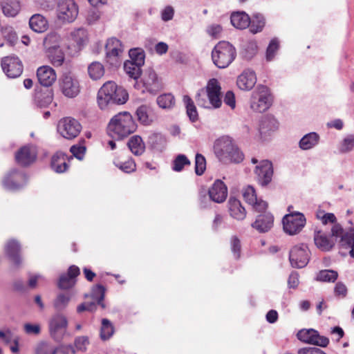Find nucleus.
Listing matches in <instances>:
<instances>
[{"label":"nucleus","instance_id":"35","mask_svg":"<svg viewBox=\"0 0 354 354\" xmlns=\"http://www.w3.org/2000/svg\"><path fill=\"white\" fill-rule=\"evenodd\" d=\"M314 241L315 245L322 250H329L334 245L326 235L321 231L315 232Z\"/></svg>","mask_w":354,"mask_h":354},{"label":"nucleus","instance_id":"19","mask_svg":"<svg viewBox=\"0 0 354 354\" xmlns=\"http://www.w3.org/2000/svg\"><path fill=\"white\" fill-rule=\"evenodd\" d=\"M208 194L212 201L221 203L227 196V188L223 181L216 180L209 189Z\"/></svg>","mask_w":354,"mask_h":354},{"label":"nucleus","instance_id":"58","mask_svg":"<svg viewBox=\"0 0 354 354\" xmlns=\"http://www.w3.org/2000/svg\"><path fill=\"white\" fill-rule=\"evenodd\" d=\"M115 165L122 171L130 173L136 170V163L132 158H129L124 162H116Z\"/></svg>","mask_w":354,"mask_h":354},{"label":"nucleus","instance_id":"29","mask_svg":"<svg viewBox=\"0 0 354 354\" xmlns=\"http://www.w3.org/2000/svg\"><path fill=\"white\" fill-rule=\"evenodd\" d=\"M29 25L33 31L39 33L45 32L48 28L47 19L40 14L33 15L29 20Z\"/></svg>","mask_w":354,"mask_h":354},{"label":"nucleus","instance_id":"7","mask_svg":"<svg viewBox=\"0 0 354 354\" xmlns=\"http://www.w3.org/2000/svg\"><path fill=\"white\" fill-rule=\"evenodd\" d=\"M59 87L62 93L68 98L77 97L81 91L78 79L71 73H65L60 77Z\"/></svg>","mask_w":354,"mask_h":354},{"label":"nucleus","instance_id":"44","mask_svg":"<svg viewBox=\"0 0 354 354\" xmlns=\"http://www.w3.org/2000/svg\"><path fill=\"white\" fill-rule=\"evenodd\" d=\"M114 333V327L109 320L103 319L100 329V337L102 340L109 339Z\"/></svg>","mask_w":354,"mask_h":354},{"label":"nucleus","instance_id":"34","mask_svg":"<svg viewBox=\"0 0 354 354\" xmlns=\"http://www.w3.org/2000/svg\"><path fill=\"white\" fill-rule=\"evenodd\" d=\"M61 37L55 32L48 34L44 40V46L46 52L60 48Z\"/></svg>","mask_w":354,"mask_h":354},{"label":"nucleus","instance_id":"42","mask_svg":"<svg viewBox=\"0 0 354 354\" xmlns=\"http://www.w3.org/2000/svg\"><path fill=\"white\" fill-rule=\"evenodd\" d=\"M354 149V134L346 136L339 146V151L342 153H346Z\"/></svg>","mask_w":354,"mask_h":354},{"label":"nucleus","instance_id":"25","mask_svg":"<svg viewBox=\"0 0 354 354\" xmlns=\"http://www.w3.org/2000/svg\"><path fill=\"white\" fill-rule=\"evenodd\" d=\"M274 218L270 213L259 215L252 226L261 233L269 231L273 226Z\"/></svg>","mask_w":354,"mask_h":354},{"label":"nucleus","instance_id":"43","mask_svg":"<svg viewBox=\"0 0 354 354\" xmlns=\"http://www.w3.org/2000/svg\"><path fill=\"white\" fill-rule=\"evenodd\" d=\"M183 102L185 104L187 113L192 122L198 120V113L193 100L188 95L183 97Z\"/></svg>","mask_w":354,"mask_h":354},{"label":"nucleus","instance_id":"10","mask_svg":"<svg viewBox=\"0 0 354 354\" xmlns=\"http://www.w3.org/2000/svg\"><path fill=\"white\" fill-rule=\"evenodd\" d=\"M78 12V6L74 0H61L57 4V16L63 22H73Z\"/></svg>","mask_w":354,"mask_h":354},{"label":"nucleus","instance_id":"38","mask_svg":"<svg viewBox=\"0 0 354 354\" xmlns=\"http://www.w3.org/2000/svg\"><path fill=\"white\" fill-rule=\"evenodd\" d=\"M89 77L94 80L100 79L104 74L103 65L98 62H92L88 67Z\"/></svg>","mask_w":354,"mask_h":354},{"label":"nucleus","instance_id":"18","mask_svg":"<svg viewBox=\"0 0 354 354\" xmlns=\"http://www.w3.org/2000/svg\"><path fill=\"white\" fill-rule=\"evenodd\" d=\"M37 158V149L33 145L22 147L15 154L17 162L23 166L32 163Z\"/></svg>","mask_w":354,"mask_h":354},{"label":"nucleus","instance_id":"17","mask_svg":"<svg viewBox=\"0 0 354 354\" xmlns=\"http://www.w3.org/2000/svg\"><path fill=\"white\" fill-rule=\"evenodd\" d=\"M106 53L108 62L111 64H116L123 52V46L116 38L109 39L106 44Z\"/></svg>","mask_w":354,"mask_h":354},{"label":"nucleus","instance_id":"4","mask_svg":"<svg viewBox=\"0 0 354 354\" xmlns=\"http://www.w3.org/2000/svg\"><path fill=\"white\" fill-rule=\"evenodd\" d=\"M214 148L216 156L224 163H239L243 160V154L239 151L234 140L228 136L217 139Z\"/></svg>","mask_w":354,"mask_h":354},{"label":"nucleus","instance_id":"30","mask_svg":"<svg viewBox=\"0 0 354 354\" xmlns=\"http://www.w3.org/2000/svg\"><path fill=\"white\" fill-rule=\"evenodd\" d=\"M71 39L73 42V48L75 52L81 50L87 41V33L85 29L78 28L71 33Z\"/></svg>","mask_w":354,"mask_h":354},{"label":"nucleus","instance_id":"40","mask_svg":"<svg viewBox=\"0 0 354 354\" xmlns=\"http://www.w3.org/2000/svg\"><path fill=\"white\" fill-rule=\"evenodd\" d=\"M19 250L20 245L18 242L15 240L9 241L6 245V254L16 263H19L18 254Z\"/></svg>","mask_w":354,"mask_h":354},{"label":"nucleus","instance_id":"6","mask_svg":"<svg viewBox=\"0 0 354 354\" xmlns=\"http://www.w3.org/2000/svg\"><path fill=\"white\" fill-rule=\"evenodd\" d=\"M272 102V99L268 88L259 85L252 94L250 108L256 112L262 113L269 109Z\"/></svg>","mask_w":354,"mask_h":354},{"label":"nucleus","instance_id":"63","mask_svg":"<svg viewBox=\"0 0 354 354\" xmlns=\"http://www.w3.org/2000/svg\"><path fill=\"white\" fill-rule=\"evenodd\" d=\"M89 344V341L87 337L81 336L75 339V346L79 351H84L86 349L87 346Z\"/></svg>","mask_w":354,"mask_h":354},{"label":"nucleus","instance_id":"55","mask_svg":"<svg viewBox=\"0 0 354 354\" xmlns=\"http://www.w3.org/2000/svg\"><path fill=\"white\" fill-rule=\"evenodd\" d=\"M131 62L143 66L145 63V54L141 49L135 48L129 50Z\"/></svg>","mask_w":354,"mask_h":354},{"label":"nucleus","instance_id":"57","mask_svg":"<svg viewBox=\"0 0 354 354\" xmlns=\"http://www.w3.org/2000/svg\"><path fill=\"white\" fill-rule=\"evenodd\" d=\"M279 48V41L277 39L270 41L266 50V60L270 62L274 58L276 52Z\"/></svg>","mask_w":354,"mask_h":354},{"label":"nucleus","instance_id":"39","mask_svg":"<svg viewBox=\"0 0 354 354\" xmlns=\"http://www.w3.org/2000/svg\"><path fill=\"white\" fill-rule=\"evenodd\" d=\"M142 66L131 61H126L124 64V70L130 77L137 80L141 75Z\"/></svg>","mask_w":354,"mask_h":354},{"label":"nucleus","instance_id":"50","mask_svg":"<svg viewBox=\"0 0 354 354\" xmlns=\"http://www.w3.org/2000/svg\"><path fill=\"white\" fill-rule=\"evenodd\" d=\"M190 164V161L185 155L179 154L173 160L172 169L175 171H181L185 165Z\"/></svg>","mask_w":354,"mask_h":354},{"label":"nucleus","instance_id":"64","mask_svg":"<svg viewBox=\"0 0 354 354\" xmlns=\"http://www.w3.org/2000/svg\"><path fill=\"white\" fill-rule=\"evenodd\" d=\"M70 151L75 158L79 160H82L86 151V148L83 146L73 145L71 147Z\"/></svg>","mask_w":354,"mask_h":354},{"label":"nucleus","instance_id":"62","mask_svg":"<svg viewBox=\"0 0 354 354\" xmlns=\"http://www.w3.org/2000/svg\"><path fill=\"white\" fill-rule=\"evenodd\" d=\"M16 337L17 335H15L9 328L0 330V339L6 344H11L12 339Z\"/></svg>","mask_w":354,"mask_h":354},{"label":"nucleus","instance_id":"41","mask_svg":"<svg viewBox=\"0 0 354 354\" xmlns=\"http://www.w3.org/2000/svg\"><path fill=\"white\" fill-rule=\"evenodd\" d=\"M338 277L337 272L333 270H324L319 271L316 277V280L323 282H335Z\"/></svg>","mask_w":354,"mask_h":354},{"label":"nucleus","instance_id":"46","mask_svg":"<svg viewBox=\"0 0 354 354\" xmlns=\"http://www.w3.org/2000/svg\"><path fill=\"white\" fill-rule=\"evenodd\" d=\"M2 35L10 45L14 46L18 41V35L14 28L11 26H6L2 29Z\"/></svg>","mask_w":354,"mask_h":354},{"label":"nucleus","instance_id":"52","mask_svg":"<svg viewBox=\"0 0 354 354\" xmlns=\"http://www.w3.org/2000/svg\"><path fill=\"white\" fill-rule=\"evenodd\" d=\"M316 218L319 219L324 225H327L328 223H336L337 221V218L334 214L326 213L322 209L317 210Z\"/></svg>","mask_w":354,"mask_h":354},{"label":"nucleus","instance_id":"22","mask_svg":"<svg viewBox=\"0 0 354 354\" xmlns=\"http://www.w3.org/2000/svg\"><path fill=\"white\" fill-rule=\"evenodd\" d=\"M142 81L145 89L151 93H156L162 88L157 74L151 69L145 73Z\"/></svg>","mask_w":354,"mask_h":354},{"label":"nucleus","instance_id":"53","mask_svg":"<svg viewBox=\"0 0 354 354\" xmlns=\"http://www.w3.org/2000/svg\"><path fill=\"white\" fill-rule=\"evenodd\" d=\"M91 297L102 308H104L105 306L102 302L104 297V288L102 286H95L92 289Z\"/></svg>","mask_w":354,"mask_h":354},{"label":"nucleus","instance_id":"48","mask_svg":"<svg viewBox=\"0 0 354 354\" xmlns=\"http://www.w3.org/2000/svg\"><path fill=\"white\" fill-rule=\"evenodd\" d=\"M71 300V295L68 293L59 294L53 302L55 309L61 310L64 309Z\"/></svg>","mask_w":354,"mask_h":354},{"label":"nucleus","instance_id":"60","mask_svg":"<svg viewBox=\"0 0 354 354\" xmlns=\"http://www.w3.org/2000/svg\"><path fill=\"white\" fill-rule=\"evenodd\" d=\"M24 329L28 335H38L41 331V326L39 324L26 323L24 325Z\"/></svg>","mask_w":354,"mask_h":354},{"label":"nucleus","instance_id":"8","mask_svg":"<svg viewBox=\"0 0 354 354\" xmlns=\"http://www.w3.org/2000/svg\"><path fill=\"white\" fill-rule=\"evenodd\" d=\"M82 130V125L75 119L66 117L57 124V131L64 138L71 140L76 138Z\"/></svg>","mask_w":354,"mask_h":354},{"label":"nucleus","instance_id":"37","mask_svg":"<svg viewBox=\"0 0 354 354\" xmlns=\"http://www.w3.org/2000/svg\"><path fill=\"white\" fill-rule=\"evenodd\" d=\"M49 62L54 66H61L65 59L64 53L61 48L46 52Z\"/></svg>","mask_w":354,"mask_h":354},{"label":"nucleus","instance_id":"56","mask_svg":"<svg viewBox=\"0 0 354 354\" xmlns=\"http://www.w3.org/2000/svg\"><path fill=\"white\" fill-rule=\"evenodd\" d=\"M206 169V160L205 157L197 153L195 158V172L197 175H202Z\"/></svg>","mask_w":354,"mask_h":354},{"label":"nucleus","instance_id":"24","mask_svg":"<svg viewBox=\"0 0 354 354\" xmlns=\"http://www.w3.org/2000/svg\"><path fill=\"white\" fill-rule=\"evenodd\" d=\"M80 274V269L75 266L68 268V273L60 276L58 286L61 289H68L74 286L75 278Z\"/></svg>","mask_w":354,"mask_h":354},{"label":"nucleus","instance_id":"12","mask_svg":"<svg viewBox=\"0 0 354 354\" xmlns=\"http://www.w3.org/2000/svg\"><path fill=\"white\" fill-rule=\"evenodd\" d=\"M68 326V320L62 313L53 315L48 322V328L50 336L55 339H62Z\"/></svg>","mask_w":354,"mask_h":354},{"label":"nucleus","instance_id":"2","mask_svg":"<svg viewBox=\"0 0 354 354\" xmlns=\"http://www.w3.org/2000/svg\"><path fill=\"white\" fill-rule=\"evenodd\" d=\"M129 95L122 87L118 86L113 82L103 84L97 93V104L101 109H105L110 104H124Z\"/></svg>","mask_w":354,"mask_h":354},{"label":"nucleus","instance_id":"36","mask_svg":"<svg viewBox=\"0 0 354 354\" xmlns=\"http://www.w3.org/2000/svg\"><path fill=\"white\" fill-rule=\"evenodd\" d=\"M128 146L131 151L136 156L142 154L145 149V143L139 136L131 137L128 142Z\"/></svg>","mask_w":354,"mask_h":354},{"label":"nucleus","instance_id":"47","mask_svg":"<svg viewBox=\"0 0 354 354\" xmlns=\"http://www.w3.org/2000/svg\"><path fill=\"white\" fill-rule=\"evenodd\" d=\"M250 31L252 33L261 32L265 26V20L262 15H255L250 21Z\"/></svg>","mask_w":354,"mask_h":354},{"label":"nucleus","instance_id":"33","mask_svg":"<svg viewBox=\"0 0 354 354\" xmlns=\"http://www.w3.org/2000/svg\"><path fill=\"white\" fill-rule=\"evenodd\" d=\"M319 140L317 133L312 132L305 135L299 141V147L303 150H308L316 146Z\"/></svg>","mask_w":354,"mask_h":354},{"label":"nucleus","instance_id":"45","mask_svg":"<svg viewBox=\"0 0 354 354\" xmlns=\"http://www.w3.org/2000/svg\"><path fill=\"white\" fill-rule=\"evenodd\" d=\"M157 104L162 109H171L175 104V99L170 93L162 94L157 97Z\"/></svg>","mask_w":354,"mask_h":354},{"label":"nucleus","instance_id":"49","mask_svg":"<svg viewBox=\"0 0 354 354\" xmlns=\"http://www.w3.org/2000/svg\"><path fill=\"white\" fill-rule=\"evenodd\" d=\"M149 107L145 105L139 106L136 110V115L138 120L143 124H149L152 120L149 115Z\"/></svg>","mask_w":354,"mask_h":354},{"label":"nucleus","instance_id":"31","mask_svg":"<svg viewBox=\"0 0 354 354\" xmlns=\"http://www.w3.org/2000/svg\"><path fill=\"white\" fill-rule=\"evenodd\" d=\"M1 6L3 13L8 17H15L21 10L19 0H3Z\"/></svg>","mask_w":354,"mask_h":354},{"label":"nucleus","instance_id":"27","mask_svg":"<svg viewBox=\"0 0 354 354\" xmlns=\"http://www.w3.org/2000/svg\"><path fill=\"white\" fill-rule=\"evenodd\" d=\"M68 158L66 155L62 152H57L53 155L51 159V167L57 173H63L68 167Z\"/></svg>","mask_w":354,"mask_h":354},{"label":"nucleus","instance_id":"14","mask_svg":"<svg viewBox=\"0 0 354 354\" xmlns=\"http://www.w3.org/2000/svg\"><path fill=\"white\" fill-rule=\"evenodd\" d=\"M1 67L8 77L16 78L23 72V65L16 56H8L2 59Z\"/></svg>","mask_w":354,"mask_h":354},{"label":"nucleus","instance_id":"13","mask_svg":"<svg viewBox=\"0 0 354 354\" xmlns=\"http://www.w3.org/2000/svg\"><path fill=\"white\" fill-rule=\"evenodd\" d=\"M297 336L300 341L304 343L322 347H326L329 343V339L327 337L320 335L317 330L311 328L300 330Z\"/></svg>","mask_w":354,"mask_h":354},{"label":"nucleus","instance_id":"9","mask_svg":"<svg viewBox=\"0 0 354 354\" xmlns=\"http://www.w3.org/2000/svg\"><path fill=\"white\" fill-rule=\"evenodd\" d=\"M306 224V218L300 212L286 214L283 218V227L286 233L295 235L301 231Z\"/></svg>","mask_w":354,"mask_h":354},{"label":"nucleus","instance_id":"21","mask_svg":"<svg viewBox=\"0 0 354 354\" xmlns=\"http://www.w3.org/2000/svg\"><path fill=\"white\" fill-rule=\"evenodd\" d=\"M26 182V176L24 174L14 171L6 176L3 185L8 189L15 190L22 187Z\"/></svg>","mask_w":354,"mask_h":354},{"label":"nucleus","instance_id":"54","mask_svg":"<svg viewBox=\"0 0 354 354\" xmlns=\"http://www.w3.org/2000/svg\"><path fill=\"white\" fill-rule=\"evenodd\" d=\"M257 50L258 46L257 43L254 41H250L245 44L242 54L246 59H250L257 54Z\"/></svg>","mask_w":354,"mask_h":354},{"label":"nucleus","instance_id":"5","mask_svg":"<svg viewBox=\"0 0 354 354\" xmlns=\"http://www.w3.org/2000/svg\"><path fill=\"white\" fill-rule=\"evenodd\" d=\"M236 55L235 48L229 42H218L212 52L214 64L220 68L227 67L235 59Z\"/></svg>","mask_w":354,"mask_h":354},{"label":"nucleus","instance_id":"16","mask_svg":"<svg viewBox=\"0 0 354 354\" xmlns=\"http://www.w3.org/2000/svg\"><path fill=\"white\" fill-rule=\"evenodd\" d=\"M254 173L259 183L263 186L267 185L271 181L273 174L272 163L267 160H261L256 166Z\"/></svg>","mask_w":354,"mask_h":354},{"label":"nucleus","instance_id":"59","mask_svg":"<svg viewBox=\"0 0 354 354\" xmlns=\"http://www.w3.org/2000/svg\"><path fill=\"white\" fill-rule=\"evenodd\" d=\"M54 347L51 344L46 342L39 343L35 349V354H51Z\"/></svg>","mask_w":354,"mask_h":354},{"label":"nucleus","instance_id":"1","mask_svg":"<svg viewBox=\"0 0 354 354\" xmlns=\"http://www.w3.org/2000/svg\"><path fill=\"white\" fill-rule=\"evenodd\" d=\"M137 124L127 111L115 115L107 126V133L113 138L122 140L136 131Z\"/></svg>","mask_w":354,"mask_h":354},{"label":"nucleus","instance_id":"26","mask_svg":"<svg viewBox=\"0 0 354 354\" xmlns=\"http://www.w3.org/2000/svg\"><path fill=\"white\" fill-rule=\"evenodd\" d=\"M227 204L230 214L232 218L238 221H242L245 218L246 210L242 206L240 201L235 198L230 197Z\"/></svg>","mask_w":354,"mask_h":354},{"label":"nucleus","instance_id":"28","mask_svg":"<svg viewBox=\"0 0 354 354\" xmlns=\"http://www.w3.org/2000/svg\"><path fill=\"white\" fill-rule=\"evenodd\" d=\"M278 127V122L274 117L264 116L260 121L259 133L262 136H266L270 132L276 131Z\"/></svg>","mask_w":354,"mask_h":354},{"label":"nucleus","instance_id":"32","mask_svg":"<svg viewBox=\"0 0 354 354\" xmlns=\"http://www.w3.org/2000/svg\"><path fill=\"white\" fill-rule=\"evenodd\" d=\"M231 23L236 28L245 29L250 26V20L246 13L236 12L231 16Z\"/></svg>","mask_w":354,"mask_h":354},{"label":"nucleus","instance_id":"51","mask_svg":"<svg viewBox=\"0 0 354 354\" xmlns=\"http://www.w3.org/2000/svg\"><path fill=\"white\" fill-rule=\"evenodd\" d=\"M341 245L351 247L350 254L351 257H354V228H351L347 234L342 236Z\"/></svg>","mask_w":354,"mask_h":354},{"label":"nucleus","instance_id":"3","mask_svg":"<svg viewBox=\"0 0 354 354\" xmlns=\"http://www.w3.org/2000/svg\"><path fill=\"white\" fill-rule=\"evenodd\" d=\"M199 106L205 109H218L221 106V87L218 81L209 80L205 88L201 89L196 95Z\"/></svg>","mask_w":354,"mask_h":354},{"label":"nucleus","instance_id":"20","mask_svg":"<svg viewBox=\"0 0 354 354\" xmlns=\"http://www.w3.org/2000/svg\"><path fill=\"white\" fill-rule=\"evenodd\" d=\"M37 77L39 82L44 86H51L57 80V74L55 70L47 65L37 68Z\"/></svg>","mask_w":354,"mask_h":354},{"label":"nucleus","instance_id":"23","mask_svg":"<svg viewBox=\"0 0 354 354\" xmlns=\"http://www.w3.org/2000/svg\"><path fill=\"white\" fill-rule=\"evenodd\" d=\"M257 77L255 73L250 70L244 71L238 77L236 84L243 91H249L255 85Z\"/></svg>","mask_w":354,"mask_h":354},{"label":"nucleus","instance_id":"61","mask_svg":"<svg viewBox=\"0 0 354 354\" xmlns=\"http://www.w3.org/2000/svg\"><path fill=\"white\" fill-rule=\"evenodd\" d=\"M222 30V27L218 24H211L207 28V34L214 38L219 37Z\"/></svg>","mask_w":354,"mask_h":354},{"label":"nucleus","instance_id":"11","mask_svg":"<svg viewBox=\"0 0 354 354\" xmlns=\"http://www.w3.org/2000/svg\"><path fill=\"white\" fill-rule=\"evenodd\" d=\"M289 260L292 267L302 268L309 261V250L304 244L295 245L290 250Z\"/></svg>","mask_w":354,"mask_h":354},{"label":"nucleus","instance_id":"15","mask_svg":"<svg viewBox=\"0 0 354 354\" xmlns=\"http://www.w3.org/2000/svg\"><path fill=\"white\" fill-rule=\"evenodd\" d=\"M242 194L244 200L250 205L253 209L259 212H264L267 207L268 203L262 200H258L255 190L253 187L248 185L242 190Z\"/></svg>","mask_w":354,"mask_h":354}]
</instances>
